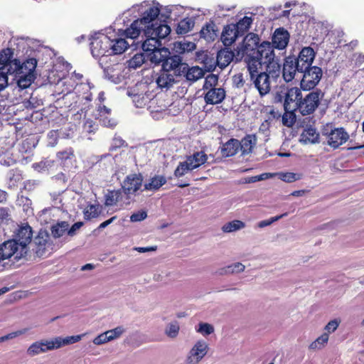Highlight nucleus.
<instances>
[{
  "instance_id": "obj_54",
  "label": "nucleus",
  "mask_w": 364,
  "mask_h": 364,
  "mask_svg": "<svg viewBox=\"0 0 364 364\" xmlns=\"http://www.w3.org/2000/svg\"><path fill=\"white\" fill-rule=\"evenodd\" d=\"M282 122L285 126L291 127L295 122V114L294 113V115H290L289 113L285 112L282 117Z\"/></svg>"
},
{
  "instance_id": "obj_31",
  "label": "nucleus",
  "mask_w": 364,
  "mask_h": 364,
  "mask_svg": "<svg viewBox=\"0 0 364 364\" xmlns=\"http://www.w3.org/2000/svg\"><path fill=\"white\" fill-rule=\"evenodd\" d=\"M194 26V22L189 18H184L181 19L177 25L176 28V33L180 35H183L189 32Z\"/></svg>"
},
{
  "instance_id": "obj_2",
  "label": "nucleus",
  "mask_w": 364,
  "mask_h": 364,
  "mask_svg": "<svg viewBox=\"0 0 364 364\" xmlns=\"http://www.w3.org/2000/svg\"><path fill=\"white\" fill-rule=\"evenodd\" d=\"M159 13V7L150 6L144 12L141 18L134 21L130 26L124 31V35L127 38L132 40L138 38L141 31L144 33L146 40L141 43V48L146 55L161 47V39L165 38L171 33V28L167 24L154 22Z\"/></svg>"
},
{
  "instance_id": "obj_58",
  "label": "nucleus",
  "mask_w": 364,
  "mask_h": 364,
  "mask_svg": "<svg viewBox=\"0 0 364 364\" xmlns=\"http://www.w3.org/2000/svg\"><path fill=\"white\" fill-rule=\"evenodd\" d=\"M283 181L287 182V183H291L298 179V177L296 176V173H282L281 175L280 178Z\"/></svg>"
},
{
  "instance_id": "obj_60",
  "label": "nucleus",
  "mask_w": 364,
  "mask_h": 364,
  "mask_svg": "<svg viewBox=\"0 0 364 364\" xmlns=\"http://www.w3.org/2000/svg\"><path fill=\"white\" fill-rule=\"evenodd\" d=\"M232 84L235 87H240L244 85L242 74H237L232 77Z\"/></svg>"
},
{
  "instance_id": "obj_46",
  "label": "nucleus",
  "mask_w": 364,
  "mask_h": 364,
  "mask_svg": "<svg viewBox=\"0 0 364 364\" xmlns=\"http://www.w3.org/2000/svg\"><path fill=\"white\" fill-rule=\"evenodd\" d=\"M28 331V328L21 329L14 332H11L6 336L0 337V341H5L9 339L14 338L18 336L23 335L26 333Z\"/></svg>"
},
{
  "instance_id": "obj_36",
  "label": "nucleus",
  "mask_w": 364,
  "mask_h": 364,
  "mask_svg": "<svg viewBox=\"0 0 364 364\" xmlns=\"http://www.w3.org/2000/svg\"><path fill=\"white\" fill-rule=\"evenodd\" d=\"M100 210L98 205L88 204L83 210L84 218L86 220L97 218Z\"/></svg>"
},
{
  "instance_id": "obj_11",
  "label": "nucleus",
  "mask_w": 364,
  "mask_h": 364,
  "mask_svg": "<svg viewBox=\"0 0 364 364\" xmlns=\"http://www.w3.org/2000/svg\"><path fill=\"white\" fill-rule=\"evenodd\" d=\"M285 99L283 104L284 109L287 113L294 115V112L298 110L299 102L301 100V90L293 87L286 88Z\"/></svg>"
},
{
  "instance_id": "obj_45",
  "label": "nucleus",
  "mask_w": 364,
  "mask_h": 364,
  "mask_svg": "<svg viewBox=\"0 0 364 364\" xmlns=\"http://www.w3.org/2000/svg\"><path fill=\"white\" fill-rule=\"evenodd\" d=\"M97 111L99 112V117H97V118H99L100 121H103V122L105 123V120L107 119V116L110 114L111 109L105 105H100Z\"/></svg>"
},
{
  "instance_id": "obj_25",
  "label": "nucleus",
  "mask_w": 364,
  "mask_h": 364,
  "mask_svg": "<svg viewBox=\"0 0 364 364\" xmlns=\"http://www.w3.org/2000/svg\"><path fill=\"white\" fill-rule=\"evenodd\" d=\"M225 97V91L223 88L210 89L205 95L207 104L214 105L222 102Z\"/></svg>"
},
{
  "instance_id": "obj_38",
  "label": "nucleus",
  "mask_w": 364,
  "mask_h": 364,
  "mask_svg": "<svg viewBox=\"0 0 364 364\" xmlns=\"http://www.w3.org/2000/svg\"><path fill=\"white\" fill-rule=\"evenodd\" d=\"M328 333H323L321 336H320L310 344L309 348L311 350H320L326 346V344L328 343Z\"/></svg>"
},
{
  "instance_id": "obj_24",
  "label": "nucleus",
  "mask_w": 364,
  "mask_h": 364,
  "mask_svg": "<svg viewBox=\"0 0 364 364\" xmlns=\"http://www.w3.org/2000/svg\"><path fill=\"white\" fill-rule=\"evenodd\" d=\"M186 160L193 170L204 164L208 160V156L203 151H196L192 155L188 156Z\"/></svg>"
},
{
  "instance_id": "obj_19",
  "label": "nucleus",
  "mask_w": 364,
  "mask_h": 364,
  "mask_svg": "<svg viewBox=\"0 0 364 364\" xmlns=\"http://www.w3.org/2000/svg\"><path fill=\"white\" fill-rule=\"evenodd\" d=\"M14 68L11 69V74H34L36 65L37 60L34 58H28L25 60L23 63L18 59H16V63H13Z\"/></svg>"
},
{
  "instance_id": "obj_17",
  "label": "nucleus",
  "mask_w": 364,
  "mask_h": 364,
  "mask_svg": "<svg viewBox=\"0 0 364 364\" xmlns=\"http://www.w3.org/2000/svg\"><path fill=\"white\" fill-rule=\"evenodd\" d=\"M315 55L314 49L311 47H304L301 49L299 55L296 57V63L299 68L300 71L311 66Z\"/></svg>"
},
{
  "instance_id": "obj_27",
  "label": "nucleus",
  "mask_w": 364,
  "mask_h": 364,
  "mask_svg": "<svg viewBox=\"0 0 364 364\" xmlns=\"http://www.w3.org/2000/svg\"><path fill=\"white\" fill-rule=\"evenodd\" d=\"M107 60L105 58H101L99 60V65L103 69L105 75L109 80L115 82L116 80L119 78V72H117V68L115 66H118V64L114 65H107Z\"/></svg>"
},
{
  "instance_id": "obj_30",
  "label": "nucleus",
  "mask_w": 364,
  "mask_h": 364,
  "mask_svg": "<svg viewBox=\"0 0 364 364\" xmlns=\"http://www.w3.org/2000/svg\"><path fill=\"white\" fill-rule=\"evenodd\" d=\"M257 139L255 135H247L240 141V151L242 154H248L252 151L253 146L256 144Z\"/></svg>"
},
{
  "instance_id": "obj_56",
  "label": "nucleus",
  "mask_w": 364,
  "mask_h": 364,
  "mask_svg": "<svg viewBox=\"0 0 364 364\" xmlns=\"http://www.w3.org/2000/svg\"><path fill=\"white\" fill-rule=\"evenodd\" d=\"M48 136L49 139V144L51 146H55L58 143V133L56 130H51L48 132Z\"/></svg>"
},
{
  "instance_id": "obj_14",
  "label": "nucleus",
  "mask_w": 364,
  "mask_h": 364,
  "mask_svg": "<svg viewBox=\"0 0 364 364\" xmlns=\"http://www.w3.org/2000/svg\"><path fill=\"white\" fill-rule=\"evenodd\" d=\"M32 237V229L28 225L20 227L18 229L14 240H17L18 245L21 248V252H23L27 255L29 249L28 245L31 243Z\"/></svg>"
},
{
  "instance_id": "obj_6",
  "label": "nucleus",
  "mask_w": 364,
  "mask_h": 364,
  "mask_svg": "<svg viewBox=\"0 0 364 364\" xmlns=\"http://www.w3.org/2000/svg\"><path fill=\"white\" fill-rule=\"evenodd\" d=\"M253 19L250 16H244L240 18L235 23L229 24V51L232 50L234 48H237V45H234L231 48L232 45L240 37L243 38L250 32H248L251 25L252 24Z\"/></svg>"
},
{
  "instance_id": "obj_15",
  "label": "nucleus",
  "mask_w": 364,
  "mask_h": 364,
  "mask_svg": "<svg viewBox=\"0 0 364 364\" xmlns=\"http://www.w3.org/2000/svg\"><path fill=\"white\" fill-rule=\"evenodd\" d=\"M296 73H300L299 68L296 63V57L289 55L284 58L281 73L283 78L287 82H291L294 77Z\"/></svg>"
},
{
  "instance_id": "obj_21",
  "label": "nucleus",
  "mask_w": 364,
  "mask_h": 364,
  "mask_svg": "<svg viewBox=\"0 0 364 364\" xmlns=\"http://www.w3.org/2000/svg\"><path fill=\"white\" fill-rule=\"evenodd\" d=\"M14 50L7 48L0 50V69L7 70V73L11 74L10 70L14 68L13 63H16V59L14 58Z\"/></svg>"
},
{
  "instance_id": "obj_4",
  "label": "nucleus",
  "mask_w": 364,
  "mask_h": 364,
  "mask_svg": "<svg viewBox=\"0 0 364 364\" xmlns=\"http://www.w3.org/2000/svg\"><path fill=\"white\" fill-rule=\"evenodd\" d=\"M290 35L287 30L283 27L277 28L274 31L272 36V42L267 41H263L261 42L259 36L255 33H248L242 41L237 46L245 51L250 52L252 54L257 55L256 52L261 50L262 46L264 43L269 44L270 50H272L274 54L275 53L274 49L284 50L289 41Z\"/></svg>"
},
{
  "instance_id": "obj_59",
  "label": "nucleus",
  "mask_w": 364,
  "mask_h": 364,
  "mask_svg": "<svg viewBox=\"0 0 364 364\" xmlns=\"http://www.w3.org/2000/svg\"><path fill=\"white\" fill-rule=\"evenodd\" d=\"M286 88H282L280 91L276 92L274 98L275 103H283L285 99Z\"/></svg>"
},
{
  "instance_id": "obj_12",
  "label": "nucleus",
  "mask_w": 364,
  "mask_h": 364,
  "mask_svg": "<svg viewBox=\"0 0 364 364\" xmlns=\"http://www.w3.org/2000/svg\"><path fill=\"white\" fill-rule=\"evenodd\" d=\"M143 177L141 173H132L125 178L123 181L122 189L124 195H126V200H129L130 194H134L142 186Z\"/></svg>"
},
{
  "instance_id": "obj_10",
  "label": "nucleus",
  "mask_w": 364,
  "mask_h": 364,
  "mask_svg": "<svg viewBox=\"0 0 364 364\" xmlns=\"http://www.w3.org/2000/svg\"><path fill=\"white\" fill-rule=\"evenodd\" d=\"M27 255L21 252V248L18 245L16 240L10 239L0 243V261H4L14 257L15 261L25 258Z\"/></svg>"
},
{
  "instance_id": "obj_42",
  "label": "nucleus",
  "mask_w": 364,
  "mask_h": 364,
  "mask_svg": "<svg viewBox=\"0 0 364 364\" xmlns=\"http://www.w3.org/2000/svg\"><path fill=\"white\" fill-rule=\"evenodd\" d=\"M175 48L177 49V51H179L181 53H184L185 52L192 51L196 49V46L194 43L187 42V43H178V45H175Z\"/></svg>"
},
{
  "instance_id": "obj_34",
  "label": "nucleus",
  "mask_w": 364,
  "mask_h": 364,
  "mask_svg": "<svg viewBox=\"0 0 364 364\" xmlns=\"http://www.w3.org/2000/svg\"><path fill=\"white\" fill-rule=\"evenodd\" d=\"M82 336H68L65 338H61L60 337L55 338L54 341L55 348H59L63 346L73 344L78 342L81 340Z\"/></svg>"
},
{
  "instance_id": "obj_57",
  "label": "nucleus",
  "mask_w": 364,
  "mask_h": 364,
  "mask_svg": "<svg viewBox=\"0 0 364 364\" xmlns=\"http://www.w3.org/2000/svg\"><path fill=\"white\" fill-rule=\"evenodd\" d=\"M123 331L124 329L121 326H118L112 330L107 331L109 337H110L112 340L119 337L122 334Z\"/></svg>"
},
{
  "instance_id": "obj_40",
  "label": "nucleus",
  "mask_w": 364,
  "mask_h": 364,
  "mask_svg": "<svg viewBox=\"0 0 364 364\" xmlns=\"http://www.w3.org/2000/svg\"><path fill=\"white\" fill-rule=\"evenodd\" d=\"M192 168L189 166L188 163L186 160L185 161L180 162L177 168L174 171L176 177H181L185 175L188 171H192Z\"/></svg>"
},
{
  "instance_id": "obj_32",
  "label": "nucleus",
  "mask_w": 364,
  "mask_h": 364,
  "mask_svg": "<svg viewBox=\"0 0 364 364\" xmlns=\"http://www.w3.org/2000/svg\"><path fill=\"white\" fill-rule=\"evenodd\" d=\"M68 228L69 224L68 222L62 221L57 223L51 227V234L53 237L59 238L65 234V232L68 230Z\"/></svg>"
},
{
  "instance_id": "obj_63",
  "label": "nucleus",
  "mask_w": 364,
  "mask_h": 364,
  "mask_svg": "<svg viewBox=\"0 0 364 364\" xmlns=\"http://www.w3.org/2000/svg\"><path fill=\"white\" fill-rule=\"evenodd\" d=\"M117 219V216H113L111 218L104 221L103 223H102L99 226H98V229L99 230H101V229H103V228H105L107 226H108L109 224H111L114 220H115Z\"/></svg>"
},
{
  "instance_id": "obj_48",
  "label": "nucleus",
  "mask_w": 364,
  "mask_h": 364,
  "mask_svg": "<svg viewBox=\"0 0 364 364\" xmlns=\"http://www.w3.org/2000/svg\"><path fill=\"white\" fill-rule=\"evenodd\" d=\"M270 176H272L271 173H262V174L258 175V176L248 177V178H247L245 179V182L248 183H255V182H257V181H262V180L267 179V178H269Z\"/></svg>"
},
{
  "instance_id": "obj_47",
  "label": "nucleus",
  "mask_w": 364,
  "mask_h": 364,
  "mask_svg": "<svg viewBox=\"0 0 364 364\" xmlns=\"http://www.w3.org/2000/svg\"><path fill=\"white\" fill-rule=\"evenodd\" d=\"M110 341H112V339L109 337V334L107 331L106 332L97 336L94 339L93 343L96 345H102Z\"/></svg>"
},
{
  "instance_id": "obj_61",
  "label": "nucleus",
  "mask_w": 364,
  "mask_h": 364,
  "mask_svg": "<svg viewBox=\"0 0 364 364\" xmlns=\"http://www.w3.org/2000/svg\"><path fill=\"white\" fill-rule=\"evenodd\" d=\"M83 225L82 222L75 223L70 229H68V234L70 236H73L75 234V231L80 229Z\"/></svg>"
},
{
  "instance_id": "obj_35",
  "label": "nucleus",
  "mask_w": 364,
  "mask_h": 364,
  "mask_svg": "<svg viewBox=\"0 0 364 364\" xmlns=\"http://www.w3.org/2000/svg\"><path fill=\"white\" fill-rule=\"evenodd\" d=\"M166 183V179L162 176H156L151 178L150 182L144 185L146 190H157Z\"/></svg>"
},
{
  "instance_id": "obj_53",
  "label": "nucleus",
  "mask_w": 364,
  "mask_h": 364,
  "mask_svg": "<svg viewBox=\"0 0 364 364\" xmlns=\"http://www.w3.org/2000/svg\"><path fill=\"white\" fill-rule=\"evenodd\" d=\"M146 217H147L146 212L144 210H140V211L133 213L130 217V220L132 222H140V221L144 220Z\"/></svg>"
},
{
  "instance_id": "obj_52",
  "label": "nucleus",
  "mask_w": 364,
  "mask_h": 364,
  "mask_svg": "<svg viewBox=\"0 0 364 364\" xmlns=\"http://www.w3.org/2000/svg\"><path fill=\"white\" fill-rule=\"evenodd\" d=\"M7 70L0 69V90H4L8 85Z\"/></svg>"
},
{
  "instance_id": "obj_33",
  "label": "nucleus",
  "mask_w": 364,
  "mask_h": 364,
  "mask_svg": "<svg viewBox=\"0 0 364 364\" xmlns=\"http://www.w3.org/2000/svg\"><path fill=\"white\" fill-rule=\"evenodd\" d=\"M15 77L18 78L17 83L18 87L22 89L28 87L35 80V75L29 73L27 74H14Z\"/></svg>"
},
{
  "instance_id": "obj_22",
  "label": "nucleus",
  "mask_w": 364,
  "mask_h": 364,
  "mask_svg": "<svg viewBox=\"0 0 364 364\" xmlns=\"http://www.w3.org/2000/svg\"><path fill=\"white\" fill-rule=\"evenodd\" d=\"M55 348L54 341H36L29 346L27 350V353L31 356H33Z\"/></svg>"
},
{
  "instance_id": "obj_1",
  "label": "nucleus",
  "mask_w": 364,
  "mask_h": 364,
  "mask_svg": "<svg viewBox=\"0 0 364 364\" xmlns=\"http://www.w3.org/2000/svg\"><path fill=\"white\" fill-rule=\"evenodd\" d=\"M257 55L245 51L240 48H234L229 51L230 62H241L246 64L250 80L257 89L259 95L264 96L271 90L272 82H276L281 74V58L270 50L269 44L264 43Z\"/></svg>"
},
{
  "instance_id": "obj_3",
  "label": "nucleus",
  "mask_w": 364,
  "mask_h": 364,
  "mask_svg": "<svg viewBox=\"0 0 364 364\" xmlns=\"http://www.w3.org/2000/svg\"><path fill=\"white\" fill-rule=\"evenodd\" d=\"M124 30H119L117 33L110 35L98 33L92 37L90 42L91 53L94 58H105L110 55H120L129 47L127 37L124 35Z\"/></svg>"
},
{
  "instance_id": "obj_37",
  "label": "nucleus",
  "mask_w": 364,
  "mask_h": 364,
  "mask_svg": "<svg viewBox=\"0 0 364 364\" xmlns=\"http://www.w3.org/2000/svg\"><path fill=\"white\" fill-rule=\"evenodd\" d=\"M147 59V55L145 52L135 54L129 60V66L132 68H138L142 65Z\"/></svg>"
},
{
  "instance_id": "obj_8",
  "label": "nucleus",
  "mask_w": 364,
  "mask_h": 364,
  "mask_svg": "<svg viewBox=\"0 0 364 364\" xmlns=\"http://www.w3.org/2000/svg\"><path fill=\"white\" fill-rule=\"evenodd\" d=\"M322 134L326 136V144L333 149L339 148L350 137L343 127H327L323 129Z\"/></svg>"
},
{
  "instance_id": "obj_62",
  "label": "nucleus",
  "mask_w": 364,
  "mask_h": 364,
  "mask_svg": "<svg viewBox=\"0 0 364 364\" xmlns=\"http://www.w3.org/2000/svg\"><path fill=\"white\" fill-rule=\"evenodd\" d=\"M124 141L120 139H114L113 142L109 148V151H115L117 148L123 146Z\"/></svg>"
},
{
  "instance_id": "obj_39",
  "label": "nucleus",
  "mask_w": 364,
  "mask_h": 364,
  "mask_svg": "<svg viewBox=\"0 0 364 364\" xmlns=\"http://www.w3.org/2000/svg\"><path fill=\"white\" fill-rule=\"evenodd\" d=\"M218 75L214 74H209L205 79L203 84L204 90L215 89V85L218 84Z\"/></svg>"
},
{
  "instance_id": "obj_49",
  "label": "nucleus",
  "mask_w": 364,
  "mask_h": 364,
  "mask_svg": "<svg viewBox=\"0 0 364 364\" xmlns=\"http://www.w3.org/2000/svg\"><path fill=\"white\" fill-rule=\"evenodd\" d=\"M179 331V326L176 322L171 323L168 328L166 330V334L171 338H175Z\"/></svg>"
},
{
  "instance_id": "obj_23",
  "label": "nucleus",
  "mask_w": 364,
  "mask_h": 364,
  "mask_svg": "<svg viewBox=\"0 0 364 364\" xmlns=\"http://www.w3.org/2000/svg\"><path fill=\"white\" fill-rule=\"evenodd\" d=\"M48 238L49 236L48 234L42 233H39L38 236L34 238L32 250L38 257H43L46 255Z\"/></svg>"
},
{
  "instance_id": "obj_20",
  "label": "nucleus",
  "mask_w": 364,
  "mask_h": 364,
  "mask_svg": "<svg viewBox=\"0 0 364 364\" xmlns=\"http://www.w3.org/2000/svg\"><path fill=\"white\" fill-rule=\"evenodd\" d=\"M129 200H126V195H124L122 189L109 191L105 195V204L107 206H113L119 204L122 206L124 204H129Z\"/></svg>"
},
{
  "instance_id": "obj_44",
  "label": "nucleus",
  "mask_w": 364,
  "mask_h": 364,
  "mask_svg": "<svg viewBox=\"0 0 364 364\" xmlns=\"http://www.w3.org/2000/svg\"><path fill=\"white\" fill-rule=\"evenodd\" d=\"M240 150V141L231 139H229V156L235 155Z\"/></svg>"
},
{
  "instance_id": "obj_50",
  "label": "nucleus",
  "mask_w": 364,
  "mask_h": 364,
  "mask_svg": "<svg viewBox=\"0 0 364 364\" xmlns=\"http://www.w3.org/2000/svg\"><path fill=\"white\" fill-rule=\"evenodd\" d=\"M340 322L341 321L338 319H333L330 321L325 326L324 329L326 331V333H328V334L334 332L338 328Z\"/></svg>"
},
{
  "instance_id": "obj_26",
  "label": "nucleus",
  "mask_w": 364,
  "mask_h": 364,
  "mask_svg": "<svg viewBox=\"0 0 364 364\" xmlns=\"http://www.w3.org/2000/svg\"><path fill=\"white\" fill-rule=\"evenodd\" d=\"M218 30L213 21L206 23L200 31V36L207 41H213L218 36Z\"/></svg>"
},
{
  "instance_id": "obj_5",
  "label": "nucleus",
  "mask_w": 364,
  "mask_h": 364,
  "mask_svg": "<svg viewBox=\"0 0 364 364\" xmlns=\"http://www.w3.org/2000/svg\"><path fill=\"white\" fill-rule=\"evenodd\" d=\"M171 61L165 62L156 79L158 87L161 88L169 89L175 83L180 81L181 78V61H176L174 59H170Z\"/></svg>"
},
{
  "instance_id": "obj_28",
  "label": "nucleus",
  "mask_w": 364,
  "mask_h": 364,
  "mask_svg": "<svg viewBox=\"0 0 364 364\" xmlns=\"http://www.w3.org/2000/svg\"><path fill=\"white\" fill-rule=\"evenodd\" d=\"M319 134L316 129L309 127L304 130L300 137V142L304 144L318 143Z\"/></svg>"
},
{
  "instance_id": "obj_9",
  "label": "nucleus",
  "mask_w": 364,
  "mask_h": 364,
  "mask_svg": "<svg viewBox=\"0 0 364 364\" xmlns=\"http://www.w3.org/2000/svg\"><path fill=\"white\" fill-rule=\"evenodd\" d=\"M302 74L301 87L304 90L314 89L320 82L323 71L318 66H310L306 70L300 71Z\"/></svg>"
},
{
  "instance_id": "obj_16",
  "label": "nucleus",
  "mask_w": 364,
  "mask_h": 364,
  "mask_svg": "<svg viewBox=\"0 0 364 364\" xmlns=\"http://www.w3.org/2000/svg\"><path fill=\"white\" fill-rule=\"evenodd\" d=\"M208 345L203 341H198L192 348L187 358V364H196L202 360V358L208 353Z\"/></svg>"
},
{
  "instance_id": "obj_64",
  "label": "nucleus",
  "mask_w": 364,
  "mask_h": 364,
  "mask_svg": "<svg viewBox=\"0 0 364 364\" xmlns=\"http://www.w3.org/2000/svg\"><path fill=\"white\" fill-rule=\"evenodd\" d=\"M139 252H146L156 250V246H151L147 247H138L136 249Z\"/></svg>"
},
{
  "instance_id": "obj_7",
  "label": "nucleus",
  "mask_w": 364,
  "mask_h": 364,
  "mask_svg": "<svg viewBox=\"0 0 364 364\" xmlns=\"http://www.w3.org/2000/svg\"><path fill=\"white\" fill-rule=\"evenodd\" d=\"M324 93L319 89H316L303 95L299 102L298 111L303 115H309L314 112L323 97Z\"/></svg>"
},
{
  "instance_id": "obj_41",
  "label": "nucleus",
  "mask_w": 364,
  "mask_h": 364,
  "mask_svg": "<svg viewBox=\"0 0 364 364\" xmlns=\"http://www.w3.org/2000/svg\"><path fill=\"white\" fill-rule=\"evenodd\" d=\"M196 331L201 333L203 336H208L213 333L214 328L208 323L200 322L198 324V327L196 328Z\"/></svg>"
},
{
  "instance_id": "obj_43",
  "label": "nucleus",
  "mask_w": 364,
  "mask_h": 364,
  "mask_svg": "<svg viewBox=\"0 0 364 364\" xmlns=\"http://www.w3.org/2000/svg\"><path fill=\"white\" fill-rule=\"evenodd\" d=\"M57 158L61 161H65L68 159H70L75 156L74 151L73 148L70 147L65 150L58 151L57 153Z\"/></svg>"
},
{
  "instance_id": "obj_29",
  "label": "nucleus",
  "mask_w": 364,
  "mask_h": 364,
  "mask_svg": "<svg viewBox=\"0 0 364 364\" xmlns=\"http://www.w3.org/2000/svg\"><path fill=\"white\" fill-rule=\"evenodd\" d=\"M228 25L223 27L222 35H221V41L224 46V48L218 51L217 55V63L219 64V58L222 55H224L225 60L223 63H221V68L228 66Z\"/></svg>"
},
{
  "instance_id": "obj_55",
  "label": "nucleus",
  "mask_w": 364,
  "mask_h": 364,
  "mask_svg": "<svg viewBox=\"0 0 364 364\" xmlns=\"http://www.w3.org/2000/svg\"><path fill=\"white\" fill-rule=\"evenodd\" d=\"M245 227V223L240 220L229 222V232L240 230Z\"/></svg>"
},
{
  "instance_id": "obj_13",
  "label": "nucleus",
  "mask_w": 364,
  "mask_h": 364,
  "mask_svg": "<svg viewBox=\"0 0 364 364\" xmlns=\"http://www.w3.org/2000/svg\"><path fill=\"white\" fill-rule=\"evenodd\" d=\"M147 59L155 65H164L165 62L174 59L176 61H181L182 57L179 55H171L170 50L165 47H158L154 51L148 53Z\"/></svg>"
},
{
  "instance_id": "obj_51",
  "label": "nucleus",
  "mask_w": 364,
  "mask_h": 364,
  "mask_svg": "<svg viewBox=\"0 0 364 364\" xmlns=\"http://www.w3.org/2000/svg\"><path fill=\"white\" fill-rule=\"evenodd\" d=\"M245 266L240 262H235L229 265V273L238 274L245 270Z\"/></svg>"
},
{
  "instance_id": "obj_18",
  "label": "nucleus",
  "mask_w": 364,
  "mask_h": 364,
  "mask_svg": "<svg viewBox=\"0 0 364 364\" xmlns=\"http://www.w3.org/2000/svg\"><path fill=\"white\" fill-rule=\"evenodd\" d=\"M181 65H183L181 67V70L183 71L181 77H184L190 82H196L205 75V70L198 66L189 68L187 63L183 62V60H181Z\"/></svg>"
}]
</instances>
